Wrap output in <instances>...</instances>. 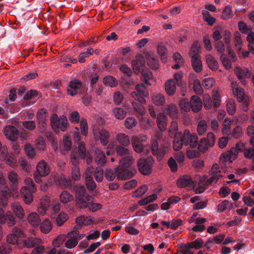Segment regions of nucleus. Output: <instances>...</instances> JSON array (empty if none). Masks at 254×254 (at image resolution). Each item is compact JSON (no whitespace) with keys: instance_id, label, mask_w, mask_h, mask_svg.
<instances>
[{"instance_id":"f257e3e1","label":"nucleus","mask_w":254,"mask_h":254,"mask_svg":"<svg viewBox=\"0 0 254 254\" xmlns=\"http://www.w3.org/2000/svg\"><path fill=\"white\" fill-rule=\"evenodd\" d=\"M210 177L202 178L198 183V187L196 189L195 191L197 193L203 192L205 188L212 183H216L218 180L222 177L219 166L218 164H215L212 167L209 171Z\"/></svg>"},{"instance_id":"f03ea898","label":"nucleus","mask_w":254,"mask_h":254,"mask_svg":"<svg viewBox=\"0 0 254 254\" xmlns=\"http://www.w3.org/2000/svg\"><path fill=\"white\" fill-rule=\"evenodd\" d=\"M52 128L55 132H59L60 130L65 131L69 127L67 118L63 115L59 117L56 114H53L50 118Z\"/></svg>"},{"instance_id":"7ed1b4c3","label":"nucleus","mask_w":254,"mask_h":254,"mask_svg":"<svg viewBox=\"0 0 254 254\" xmlns=\"http://www.w3.org/2000/svg\"><path fill=\"white\" fill-rule=\"evenodd\" d=\"M153 163L154 160L151 156H149L145 159H139L137 162L138 171L144 175H149L152 172Z\"/></svg>"},{"instance_id":"20e7f679","label":"nucleus","mask_w":254,"mask_h":254,"mask_svg":"<svg viewBox=\"0 0 254 254\" xmlns=\"http://www.w3.org/2000/svg\"><path fill=\"white\" fill-rule=\"evenodd\" d=\"M132 98L140 103L145 102V97L148 96V91L143 84H138L135 86V91L131 94Z\"/></svg>"},{"instance_id":"39448f33","label":"nucleus","mask_w":254,"mask_h":254,"mask_svg":"<svg viewBox=\"0 0 254 254\" xmlns=\"http://www.w3.org/2000/svg\"><path fill=\"white\" fill-rule=\"evenodd\" d=\"M94 137L96 140H100L101 143L105 146L109 142V132L104 128L95 127L93 129Z\"/></svg>"},{"instance_id":"423d86ee","label":"nucleus","mask_w":254,"mask_h":254,"mask_svg":"<svg viewBox=\"0 0 254 254\" xmlns=\"http://www.w3.org/2000/svg\"><path fill=\"white\" fill-rule=\"evenodd\" d=\"M183 136L185 145L190 144L192 148L196 146L198 143V137L196 133H190L188 129H186L184 132Z\"/></svg>"},{"instance_id":"0eeeda50","label":"nucleus","mask_w":254,"mask_h":254,"mask_svg":"<svg viewBox=\"0 0 254 254\" xmlns=\"http://www.w3.org/2000/svg\"><path fill=\"white\" fill-rule=\"evenodd\" d=\"M11 190L8 184L0 186V204L6 206L7 200L11 196Z\"/></svg>"},{"instance_id":"6e6552de","label":"nucleus","mask_w":254,"mask_h":254,"mask_svg":"<svg viewBox=\"0 0 254 254\" xmlns=\"http://www.w3.org/2000/svg\"><path fill=\"white\" fill-rule=\"evenodd\" d=\"M7 177L9 182L12 191L18 190L19 181L20 180L18 174L13 170H10L7 172Z\"/></svg>"},{"instance_id":"1a4fd4ad","label":"nucleus","mask_w":254,"mask_h":254,"mask_svg":"<svg viewBox=\"0 0 254 254\" xmlns=\"http://www.w3.org/2000/svg\"><path fill=\"white\" fill-rule=\"evenodd\" d=\"M94 198L90 195H86L81 197L76 198V204L80 208H85L88 207L89 209L91 205H93Z\"/></svg>"},{"instance_id":"9d476101","label":"nucleus","mask_w":254,"mask_h":254,"mask_svg":"<svg viewBox=\"0 0 254 254\" xmlns=\"http://www.w3.org/2000/svg\"><path fill=\"white\" fill-rule=\"evenodd\" d=\"M115 173L119 180L129 179L134 175L133 171H129L127 168L120 167V166L116 169Z\"/></svg>"},{"instance_id":"9b49d317","label":"nucleus","mask_w":254,"mask_h":254,"mask_svg":"<svg viewBox=\"0 0 254 254\" xmlns=\"http://www.w3.org/2000/svg\"><path fill=\"white\" fill-rule=\"evenodd\" d=\"M145 57L147 61V64L151 68L153 69H157L159 68V61L154 52H147Z\"/></svg>"},{"instance_id":"f8f14e48","label":"nucleus","mask_w":254,"mask_h":254,"mask_svg":"<svg viewBox=\"0 0 254 254\" xmlns=\"http://www.w3.org/2000/svg\"><path fill=\"white\" fill-rule=\"evenodd\" d=\"M159 142L156 140L153 141L152 143V152L154 155H156L158 159L161 160L164 154L168 151V148L166 146H163L159 148Z\"/></svg>"},{"instance_id":"ddd939ff","label":"nucleus","mask_w":254,"mask_h":254,"mask_svg":"<svg viewBox=\"0 0 254 254\" xmlns=\"http://www.w3.org/2000/svg\"><path fill=\"white\" fill-rule=\"evenodd\" d=\"M18 130L14 126L8 125L5 127L4 129V133L6 138L15 141L18 138Z\"/></svg>"},{"instance_id":"4468645a","label":"nucleus","mask_w":254,"mask_h":254,"mask_svg":"<svg viewBox=\"0 0 254 254\" xmlns=\"http://www.w3.org/2000/svg\"><path fill=\"white\" fill-rule=\"evenodd\" d=\"M145 64L144 57L142 55H138L135 59L131 61L132 67L135 72H139L142 70V67Z\"/></svg>"},{"instance_id":"2eb2a0df","label":"nucleus","mask_w":254,"mask_h":254,"mask_svg":"<svg viewBox=\"0 0 254 254\" xmlns=\"http://www.w3.org/2000/svg\"><path fill=\"white\" fill-rule=\"evenodd\" d=\"M37 174L41 177H46L50 172V168L47 163L43 160L39 162L36 165Z\"/></svg>"},{"instance_id":"dca6fc26","label":"nucleus","mask_w":254,"mask_h":254,"mask_svg":"<svg viewBox=\"0 0 254 254\" xmlns=\"http://www.w3.org/2000/svg\"><path fill=\"white\" fill-rule=\"evenodd\" d=\"M234 71L243 84H245L246 83L244 78H249L251 76L249 70L246 67L240 68V67H236Z\"/></svg>"},{"instance_id":"f3484780","label":"nucleus","mask_w":254,"mask_h":254,"mask_svg":"<svg viewBox=\"0 0 254 254\" xmlns=\"http://www.w3.org/2000/svg\"><path fill=\"white\" fill-rule=\"evenodd\" d=\"M1 224L6 223L8 227H12L16 224L15 217L10 211H7L4 215V217L0 218Z\"/></svg>"},{"instance_id":"a211bd4d","label":"nucleus","mask_w":254,"mask_h":254,"mask_svg":"<svg viewBox=\"0 0 254 254\" xmlns=\"http://www.w3.org/2000/svg\"><path fill=\"white\" fill-rule=\"evenodd\" d=\"M81 87L82 84L80 80L75 79L71 81L67 89V93L72 96H74L76 94L77 90L81 88Z\"/></svg>"},{"instance_id":"6ab92c4d","label":"nucleus","mask_w":254,"mask_h":254,"mask_svg":"<svg viewBox=\"0 0 254 254\" xmlns=\"http://www.w3.org/2000/svg\"><path fill=\"white\" fill-rule=\"evenodd\" d=\"M193 182L190 177L188 176H183L177 181V185L180 188H188L190 189L193 187Z\"/></svg>"},{"instance_id":"aec40b11","label":"nucleus","mask_w":254,"mask_h":254,"mask_svg":"<svg viewBox=\"0 0 254 254\" xmlns=\"http://www.w3.org/2000/svg\"><path fill=\"white\" fill-rule=\"evenodd\" d=\"M177 84L174 79H168L165 83V90L166 93L170 96L174 95Z\"/></svg>"},{"instance_id":"412c9836","label":"nucleus","mask_w":254,"mask_h":254,"mask_svg":"<svg viewBox=\"0 0 254 254\" xmlns=\"http://www.w3.org/2000/svg\"><path fill=\"white\" fill-rule=\"evenodd\" d=\"M31 190L22 187L20 190V194L23 201L26 204H30L33 201V195Z\"/></svg>"},{"instance_id":"4be33fe9","label":"nucleus","mask_w":254,"mask_h":254,"mask_svg":"<svg viewBox=\"0 0 254 254\" xmlns=\"http://www.w3.org/2000/svg\"><path fill=\"white\" fill-rule=\"evenodd\" d=\"M190 103V107L194 112H199L202 106L200 98L195 95H193L191 97Z\"/></svg>"},{"instance_id":"5701e85b","label":"nucleus","mask_w":254,"mask_h":254,"mask_svg":"<svg viewBox=\"0 0 254 254\" xmlns=\"http://www.w3.org/2000/svg\"><path fill=\"white\" fill-rule=\"evenodd\" d=\"M205 60L210 69L214 71L218 69L219 64L211 55L206 54L205 56Z\"/></svg>"},{"instance_id":"b1692460","label":"nucleus","mask_w":254,"mask_h":254,"mask_svg":"<svg viewBox=\"0 0 254 254\" xmlns=\"http://www.w3.org/2000/svg\"><path fill=\"white\" fill-rule=\"evenodd\" d=\"M11 209L16 216L19 219H22L24 217V211L19 202H15L12 203Z\"/></svg>"},{"instance_id":"393cba45","label":"nucleus","mask_w":254,"mask_h":254,"mask_svg":"<svg viewBox=\"0 0 254 254\" xmlns=\"http://www.w3.org/2000/svg\"><path fill=\"white\" fill-rule=\"evenodd\" d=\"M94 158L97 164L101 166L104 165L107 161L103 151L98 148L96 149L95 150Z\"/></svg>"},{"instance_id":"a878e982","label":"nucleus","mask_w":254,"mask_h":254,"mask_svg":"<svg viewBox=\"0 0 254 254\" xmlns=\"http://www.w3.org/2000/svg\"><path fill=\"white\" fill-rule=\"evenodd\" d=\"M184 143V137L181 132L176 133L173 141V148L175 151L180 150Z\"/></svg>"},{"instance_id":"bb28decb","label":"nucleus","mask_w":254,"mask_h":254,"mask_svg":"<svg viewBox=\"0 0 254 254\" xmlns=\"http://www.w3.org/2000/svg\"><path fill=\"white\" fill-rule=\"evenodd\" d=\"M116 140L120 146H128L130 143L129 136L125 133H119L115 137Z\"/></svg>"},{"instance_id":"cd10ccee","label":"nucleus","mask_w":254,"mask_h":254,"mask_svg":"<svg viewBox=\"0 0 254 254\" xmlns=\"http://www.w3.org/2000/svg\"><path fill=\"white\" fill-rule=\"evenodd\" d=\"M156 122L159 129L160 130L165 129L167 125V118L163 113H159L157 114Z\"/></svg>"},{"instance_id":"c85d7f7f","label":"nucleus","mask_w":254,"mask_h":254,"mask_svg":"<svg viewBox=\"0 0 254 254\" xmlns=\"http://www.w3.org/2000/svg\"><path fill=\"white\" fill-rule=\"evenodd\" d=\"M191 64L193 70L196 72H200L202 70V63L200 56L191 57Z\"/></svg>"},{"instance_id":"c756f323","label":"nucleus","mask_w":254,"mask_h":254,"mask_svg":"<svg viewBox=\"0 0 254 254\" xmlns=\"http://www.w3.org/2000/svg\"><path fill=\"white\" fill-rule=\"evenodd\" d=\"M152 101L156 106H163L165 103V97L162 93H155L152 96Z\"/></svg>"},{"instance_id":"7c9ffc66","label":"nucleus","mask_w":254,"mask_h":254,"mask_svg":"<svg viewBox=\"0 0 254 254\" xmlns=\"http://www.w3.org/2000/svg\"><path fill=\"white\" fill-rule=\"evenodd\" d=\"M27 221L33 227H37L41 221L39 215L36 212L30 213L27 217Z\"/></svg>"},{"instance_id":"2f4dec72","label":"nucleus","mask_w":254,"mask_h":254,"mask_svg":"<svg viewBox=\"0 0 254 254\" xmlns=\"http://www.w3.org/2000/svg\"><path fill=\"white\" fill-rule=\"evenodd\" d=\"M134 163V159L132 154L125 156L120 159L119 161V166L120 167L127 168L130 167Z\"/></svg>"},{"instance_id":"473e14b6","label":"nucleus","mask_w":254,"mask_h":254,"mask_svg":"<svg viewBox=\"0 0 254 254\" xmlns=\"http://www.w3.org/2000/svg\"><path fill=\"white\" fill-rule=\"evenodd\" d=\"M132 146L136 152L141 153L143 150V145L139 138L133 136L131 139Z\"/></svg>"},{"instance_id":"72a5a7b5","label":"nucleus","mask_w":254,"mask_h":254,"mask_svg":"<svg viewBox=\"0 0 254 254\" xmlns=\"http://www.w3.org/2000/svg\"><path fill=\"white\" fill-rule=\"evenodd\" d=\"M164 111L167 115L170 116L173 119L177 118L178 117L177 107L173 103L167 105L164 108Z\"/></svg>"},{"instance_id":"f704fd0d","label":"nucleus","mask_w":254,"mask_h":254,"mask_svg":"<svg viewBox=\"0 0 254 254\" xmlns=\"http://www.w3.org/2000/svg\"><path fill=\"white\" fill-rule=\"evenodd\" d=\"M193 75L189 80V83L192 85V88L194 92L198 94H200L202 93V88L201 86L200 81L196 78H193Z\"/></svg>"},{"instance_id":"c9c22d12","label":"nucleus","mask_w":254,"mask_h":254,"mask_svg":"<svg viewBox=\"0 0 254 254\" xmlns=\"http://www.w3.org/2000/svg\"><path fill=\"white\" fill-rule=\"evenodd\" d=\"M113 115L118 120H123L127 115V112L123 108L116 107L112 110Z\"/></svg>"},{"instance_id":"e433bc0d","label":"nucleus","mask_w":254,"mask_h":254,"mask_svg":"<svg viewBox=\"0 0 254 254\" xmlns=\"http://www.w3.org/2000/svg\"><path fill=\"white\" fill-rule=\"evenodd\" d=\"M127 146L117 145L115 148V151L118 156H127L131 154L129 150L127 147Z\"/></svg>"},{"instance_id":"4c0bfd02","label":"nucleus","mask_w":254,"mask_h":254,"mask_svg":"<svg viewBox=\"0 0 254 254\" xmlns=\"http://www.w3.org/2000/svg\"><path fill=\"white\" fill-rule=\"evenodd\" d=\"M41 243L42 240L36 237L29 238L25 242V246L28 248H33L37 245L39 246Z\"/></svg>"},{"instance_id":"58836bf2","label":"nucleus","mask_w":254,"mask_h":254,"mask_svg":"<svg viewBox=\"0 0 254 254\" xmlns=\"http://www.w3.org/2000/svg\"><path fill=\"white\" fill-rule=\"evenodd\" d=\"M72 200L73 196L67 191H63L60 195V200L63 203L66 204Z\"/></svg>"},{"instance_id":"ea45409f","label":"nucleus","mask_w":254,"mask_h":254,"mask_svg":"<svg viewBox=\"0 0 254 254\" xmlns=\"http://www.w3.org/2000/svg\"><path fill=\"white\" fill-rule=\"evenodd\" d=\"M93 222V219L90 216H85L84 215L77 217L76 219V222L79 226L82 225H88Z\"/></svg>"},{"instance_id":"a19ab883","label":"nucleus","mask_w":254,"mask_h":254,"mask_svg":"<svg viewBox=\"0 0 254 254\" xmlns=\"http://www.w3.org/2000/svg\"><path fill=\"white\" fill-rule=\"evenodd\" d=\"M66 238H68V240L65 243V247L66 248L72 249L77 245V240L73 235H70L68 234Z\"/></svg>"},{"instance_id":"79ce46f5","label":"nucleus","mask_w":254,"mask_h":254,"mask_svg":"<svg viewBox=\"0 0 254 254\" xmlns=\"http://www.w3.org/2000/svg\"><path fill=\"white\" fill-rule=\"evenodd\" d=\"M24 183L25 186L23 187L31 190V191L33 192H36L37 191L36 185L31 178L26 177L24 179Z\"/></svg>"},{"instance_id":"37998d69","label":"nucleus","mask_w":254,"mask_h":254,"mask_svg":"<svg viewBox=\"0 0 254 254\" xmlns=\"http://www.w3.org/2000/svg\"><path fill=\"white\" fill-rule=\"evenodd\" d=\"M52 228V226L49 220L46 219L41 223L40 230L43 233L47 234L49 233Z\"/></svg>"},{"instance_id":"c03bdc74","label":"nucleus","mask_w":254,"mask_h":254,"mask_svg":"<svg viewBox=\"0 0 254 254\" xmlns=\"http://www.w3.org/2000/svg\"><path fill=\"white\" fill-rule=\"evenodd\" d=\"M200 45L198 41L194 42L191 45L189 54L191 57L195 56H200L199 53L200 52Z\"/></svg>"},{"instance_id":"a18cd8bd","label":"nucleus","mask_w":254,"mask_h":254,"mask_svg":"<svg viewBox=\"0 0 254 254\" xmlns=\"http://www.w3.org/2000/svg\"><path fill=\"white\" fill-rule=\"evenodd\" d=\"M94 50L92 48H89L86 52L81 53L79 55L78 61L80 63H83L85 62V58H88L90 55L93 54Z\"/></svg>"},{"instance_id":"49530a36","label":"nucleus","mask_w":254,"mask_h":254,"mask_svg":"<svg viewBox=\"0 0 254 254\" xmlns=\"http://www.w3.org/2000/svg\"><path fill=\"white\" fill-rule=\"evenodd\" d=\"M104 83L108 86L111 87H115L118 85V81L116 79L112 76H107L103 79Z\"/></svg>"},{"instance_id":"de8ad7c7","label":"nucleus","mask_w":254,"mask_h":254,"mask_svg":"<svg viewBox=\"0 0 254 254\" xmlns=\"http://www.w3.org/2000/svg\"><path fill=\"white\" fill-rule=\"evenodd\" d=\"M167 49L164 44L162 43H160L157 46V52L160 55L161 59L162 61H165L167 59L166 53Z\"/></svg>"},{"instance_id":"09e8293b","label":"nucleus","mask_w":254,"mask_h":254,"mask_svg":"<svg viewBox=\"0 0 254 254\" xmlns=\"http://www.w3.org/2000/svg\"><path fill=\"white\" fill-rule=\"evenodd\" d=\"M233 42L236 49L240 52L242 47V40L241 35L239 32H237L234 34Z\"/></svg>"},{"instance_id":"8fccbe9b","label":"nucleus","mask_w":254,"mask_h":254,"mask_svg":"<svg viewBox=\"0 0 254 254\" xmlns=\"http://www.w3.org/2000/svg\"><path fill=\"white\" fill-rule=\"evenodd\" d=\"M207 124L205 120L200 121L197 125V131L199 135L203 134L207 129Z\"/></svg>"},{"instance_id":"3c124183","label":"nucleus","mask_w":254,"mask_h":254,"mask_svg":"<svg viewBox=\"0 0 254 254\" xmlns=\"http://www.w3.org/2000/svg\"><path fill=\"white\" fill-rule=\"evenodd\" d=\"M74 190L76 198L86 195V190L84 187L82 185H76L74 188Z\"/></svg>"},{"instance_id":"603ef678","label":"nucleus","mask_w":254,"mask_h":254,"mask_svg":"<svg viewBox=\"0 0 254 254\" xmlns=\"http://www.w3.org/2000/svg\"><path fill=\"white\" fill-rule=\"evenodd\" d=\"M4 160L6 164L12 168H15L17 166V160L13 157L12 153H9L6 158H4Z\"/></svg>"},{"instance_id":"864d4df0","label":"nucleus","mask_w":254,"mask_h":254,"mask_svg":"<svg viewBox=\"0 0 254 254\" xmlns=\"http://www.w3.org/2000/svg\"><path fill=\"white\" fill-rule=\"evenodd\" d=\"M232 121L230 119H225L223 124L222 132L224 134H229L231 132V124Z\"/></svg>"},{"instance_id":"5fc2aeb1","label":"nucleus","mask_w":254,"mask_h":254,"mask_svg":"<svg viewBox=\"0 0 254 254\" xmlns=\"http://www.w3.org/2000/svg\"><path fill=\"white\" fill-rule=\"evenodd\" d=\"M148 187L146 185H143L138 188L132 193V196L137 197L144 194L147 190Z\"/></svg>"},{"instance_id":"6e6d98bb","label":"nucleus","mask_w":254,"mask_h":254,"mask_svg":"<svg viewBox=\"0 0 254 254\" xmlns=\"http://www.w3.org/2000/svg\"><path fill=\"white\" fill-rule=\"evenodd\" d=\"M227 110L229 114L234 115L236 110L235 103L234 100L229 99L227 102Z\"/></svg>"},{"instance_id":"4d7b16f0","label":"nucleus","mask_w":254,"mask_h":254,"mask_svg":"<svg viewBox=\"0 0 254 254\" xmlns=\"http://www.w3.org/2000/svg\"><path fill=\"white\" fill-rule=\"evenodd\" d=\"M68 219L67 215L61 212L56 218V222L59 226L63 225Z\"/></svg>"},{"instance_id":"13d9d810","label":"nucleus","mask_w":254,"mask_h":254,"mask_svg":"<svg viewBox=\"0 0 254 254\" xmlns=\"http://www.w3.org/2000/svg\"><path fill=\"white\" fill-rule=\"evenodd\" d=\"M137 124V121L133 117L127 118L125 122V126L127 129H131L135 127Z\"/></svg>"},{"instance_id":"bf43d9fd","label":"nucleus","mask_w":254,"mask_h":254,"mask_svg":"<svg viewBox=\"0 0 254 254\" xmlns=\"http://www.w3.org/2000/svg\"><path fill=\"white\" fill-rule=\"evenodd\" d=\"M71 177L75 181H78L80 179L81 174L78 166L71 167Z\"/></svg>"},{"instance_id":"052dcab7","label":"nucleus","mask_w":254,"mask_h":254,"mask_svg":"<svg viewBox=\"0 0 254 254\" xmlns=\"http://www.w3.org/2000/svg\"><path fill=\"white\" fill-rule=\"evenodd\" d=\"M202 15L204 20L207 22L208 25H212L215 22V18L211 16L210 14L208 11H203Z\"/></svg>"},{"instance_id":"680f3d73","label":"nucleus","mask_w":254,"mask_h":254,"mask_svg":"<svg viewBox=\"0 0 254 254\" xmlns=\"http://www.w3.org/2000/svg\"><path fill=\"white\" fill-rule=\"evenodd\" d=\"M80 128L83 135L86 136L88 133V125L86 120L82 118L79 121Z\"/></svg>"},{"instance_id":"e2e57ef3","label":"nucleus","mask_w":254,"mask_h":254,"mask_svg":"<svg viewBox=\"0 0 254 254\" xmlns=\"http://www.w3.org/2000/svg\"><path fill=\"white\" fill-rule=\"evenodd\" d=\"M247 39L249 42L248 48L251 53L254 54V32H251L248 34Z\"/></svg>"},{"instance_id":"0e129e2a","label":"nucleus","mask_w":254,"mask_h":254,"mask_svg":"<svg viewBox=\"0 0 254 254\" xmlns=\"http://www.w3.org/2000/svg\"><path fill=\"white\" fill-rule=\"evenodd\" d=\"M188 244L190 246V248L191 249H199L203 246V241L200 238L197 239L193 242L188 243Z\"/></svg>"},{"instance_id":"69168bd1","label":"nucleus","mask_w":254,"mask_h":254,"mask_svg":"<svg viewBox=\"0 0 254 254\" xmlns=\"http://www.w3.org/2000/svg\"><path fill=\"white\" fill-rule=\"evenodd\" d=\"M47 111L45 109H41L37 113V118L38 123L45 122L47 118Z\"/></svg>"},{"instance_id":"338daca9","label":"nucleus","mask_w":254,"mask_h":254,"mask_svg":"<svg viewBox=\"0 0 254 254\" xmlns=\"http://www.w3.org/2000/svg\"><path fill=\"white\" fill-rule=\"evenodd\" d=\"M232 206V204L228 200H225L218 205V211L219 212H223L225 210L230 209Z\"/></svg>"},{"instance_id":"774afa93","label":"nucleus","mask_w":254,"mask_h":254,"mask_svg":"<svg viewBox=\"0 0 254 254\" xmlns=\"http://www.w3.org/2000/svg\"><path fill=\"white\" fill-rule=\"evenodd\" d=\"M85 185L89 190H94L96 188V184L93 178L87 177L85 178Z\"/></svg>"}]
</instances>
